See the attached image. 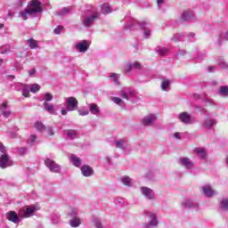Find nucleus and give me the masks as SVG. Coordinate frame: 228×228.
Segmentation results:
<instances>
[{
	"label": "nucleus",
	"instance_id": "1",
	"mask_svg": "<svg viewBox=\"0 0 228 228\" xmlns=\"http://www.w3.org/2000/svg\"><path fill=\"white\" fill-rule=\"evenodd\" d=\"M101 17V12H97V8L91 6L81 16V22L85 28H92L94 22Z\"/></svg>",
	"mask_w": 228,
	"mask_h": 228
},
{
	"label": "nucleus",
	"instance_id": "2",
	"mask_svg": "<svg viewBox=\"0 0 228 228\" xmlns=\"http://www.w3.org/2000/svg\"><path fill=\"white\" fill-rule=\"evenodd\" d=\"M34 13H42V3L38 0L30 1L28 7L20 12V17L23 20H28V18L34 15Z\"/></svg>",
	"mask_w": 228,
	"mask_h": 228
},
{
	"label": "nucleus",
	"instance_id": "3",
	"mask_svg": "<svg viewBox=\"0 0 228 228\" xmlns=\"http://www.w3.org/2000/svg\"><path fill=\"white\" fill-rule=\"evenodd\" d=\"M137 26H141V28L143 29V35H144V38H151V28H149V24L147 23H142L140 25V23H138V21L133 20L131 21V23H126L125 25V29H129V30H133L134 29V28H136Z\"/></svg>",
	"mask_w": 228,
	"mask_h": 228
},
{
	"label": "nucleus",
	"instance_id": "4",
	"mask_svg": "<svg viewBox=\"0 0 228 228\" xmlns=\"http://www.w3.org/2000/svg\"><path fill=\"white\" fill-rule=\"evenodd\" d=\"M145 216H148V222L143 224L144 228H156L159 225L158 214L152 211H144Z\"/></svg>",
	"mask_w": 228,
	"mask_h": 228
},
{
	"label": "nucleus",
	"instance_id": "5",
	"mask_svg": "<svg viewBox=\"0 0 228 228\" xmlns=\"http://www.w3.org/2000/svg\"><path fill=\"white\" fill-rule=\"evenodd\" d=\"M120 97L122 99H126V101H131L132 102H136L140 98L138 97V94L134 89L130 87H126L120 91Z\"/></svg>",
	"mask_w": 228,
	"mask_h": 228
},
{
	"label": "nucleus",
	"instance_id": "6",
	"mask_svg": "<svg viewBox=\"0 0 228 228\" xmlns=\"http://www.w3.org/2000/svg\"><path fill=\"white\" fill-rule=\"evenodd\" d=\"M38 209L39 208L35 205L26 206L19 210L18 215L21 218H29V216H33L35 211H38Z\"/></svg>",
	"mask_w": 228,
	"mask_h": 228
},
{
	"label": "nucleus",
	"instance_id": "7",
	"mask_svg": "<svg viewBox=\"0 0 228 228\" xmlns=\"http://www.w3.org/2000/svg\"><path fill=\"white\" fill-rule=\"evenodd\" d=\"M140 191L146 200H156V193L154 192V190L149 187L142 186L140 188Z\"/></svg>",
	"mask_w": 228,
	"mask_h": 228
},
{
	"label": "nucleus",
	"instance_id": "8",
	"mask_svg": "<svg viewBox=\"0 0 228 228\" xmlns=\"http://www.w3.org/2000/svg\"><path fill=\"white\" fill-rule=\"evenodd\" d=\"M45 165L47 167L50 172H53L54 174H60V172H61V166L51 159H46L45 160Z\"/></svg>",
	"mask_w": 228,
	"mask_h": 228
},
{
	"label": "nucleus",
	"instance_id": "9",
	"mask_svg": "<svg viewBox=\"0 0 228 228\" xmlns=\"http://www.w3.org/2000/svg\"><path fill=\"white\" fill-rule=\"evenodd\" d=\"M10 167H13V160L7 154L0 156V168L4 169Z\"/></svg>",
	"mask_w": 228,
	"mask_h": 228
},
{
	"label": "nucleus",
	"instance_id": "10",
	"mask_svg": "<svg viewBox=\"0 0 228 228\" xmlns=\"http://www.w3.org/2000/svg\"><path fill=\"white\" fill-rule=\"evenodd\" d=\"M178 163L181 167L186 168V170H191L195 167V163L187 157H181Z\"/></svg>",
	"mask_w": 228,
	"mask_h": 228
},
{
	"label": "nucleus",
	"instance_id": "11",
	"mask_svg": "<svg viewBox=\"0 0 228 228\" xmlns=\"http://www.w3.org/2000/svg\"><path fill=\"white\" fill-rule=\"evenodd\" d=\"M66 106L68 108V111H76L77 110V99L75 97H68L65 99Z\"/></svg>",
	"mask_w": 228,
	"mask_h": 228
},
{
	"label": "nucleus",
	"instance_id": "12",
	"mask_svg": "<svg viewBox=\"0 0 228 228\" xmlns=\"http://www.w3.org/2000/svg\"><path fill=\"white\" fill-rule=\"evenodd\" d=\"M178 118L183 124H185L186 126L193 124V118H191V115L186 111L180 113L178 115Z\"/></svg>",
	"mask_w": 228,
	"mask_h": 228
},
{
	"label": "nucleus",
	"instance_id": "13",
	"mask_svg": "<svg viewBox=\"0 0 228 228\" xmlns=\"http://www.w3.org/2000/svg\"><path fill=\"white\" fill-rule=\"evenodd\" d=\"M141 69H142V64L138 61H134V62L126 63L124 68V71L126 72V74H129V72H131L132 70H141Z\"/></svg>",
	"mask_w": 228,
	"mask_h": 228
},
{
	"label": "nucleus",
	"instance_id": "14",
	"mask_svg": "<svg viewBox=\"0 0 228 228\" xmlns=\"http://www.w3.org/2000/svg\"><path fill=\"white\" fill-rule=\"evenodd\" d=\"M75 48L77 51H78V53H86V51H88L90 48V42L87 40H83L79 43H77L75 45Z\"/></svg>",
	"mask_w": 228,
	"mask_h": 228
},
{
	"label": "nucleus",
	"instance_id": "15",
	"mask_svg": "<svg viewBox=\"0 0 228 228\" xmlns=\"http://www.w3.org/2000/svg\"><path fill=\"white\" fill-rule=\"evenodd\" d=\"M114 145L117 149H121V151H126V149L129 147L126 138L116 140L114 142Z\"/></svg>",
	"mask_w": 228,
	"mask_h": 228
},
{
	"label": "nucleus",
	"instance_id": "16",
	"mask_svg": "<svg viewBox=\"0 0 228 228\" xmlns=\"http://www.w3.org/2000/svg\"><path fill=\"white\" fill-rule=\"evenodd\" d=\"M202 191L205 197L208 198L215 197V195H218V191L213 190V187H211V185H204L202 187Z\"/></svg>",
	"mask_w": 228,
	"mask_h": 228
},
{
	"label": "nucleus",
	"instance_id": "17",
	"mask_svg": "<svg viewBox=\"0 0 228 228\" xmlns=\"http://www.w3.org/2000/svg\"><path fill=\"white\" fill-rule=\"evenodd\" d=\"M7 220L9 222H12V224H20V218L19 217V215L15 211H9L5 215Z\"/></svg>",
	"mask_w": 228,
	"mask_h": 228
},
{
	"label": "nucleus",
	"instance_id": "18",
	"mask_svg": "<svg viewBox=\"0 0 228 228\" xmlns=\"http://www.w3.org/2000/svg\"><path fill=\"white\" fill-rule=\"evenodd\" d=\"M182 206L186 209H197L199 203L193 200H184L182 202Z\"/></svg>",
	"mask_w": 228,
	"mask_h": 228
},
{
	"label": "nucleus",
	"instance_id": "19",
	"mask_svg": "<svg viewBox=\"0 0 228 228\" xmlns=\"http://www.w3.org/2000/svg\"><path fill=\"white\" fill-rule=\"evenodd\" d=\"M44 110L47 111V113H50V115H57L56 113V107L53 103H49L46 102H43Z\"/></svg>",
	"mask_w": 228,
	"mask_h": 228
},
{
	"label": "nucleus",
	"instance_id": "20",
	"mask_svg": "<svg viewBox=\"0 0 228 228\" xmlns=\"http://www.w3.org/2000/svg\"><path fill=\"white\" fill-rule=\"evenodd\" d=\"M156 115L150 114L142 118V124L143 126H152L156 122Z\"/></svg>",
	"mask_w": 228,
	"mask_h": 228
},
{
	"label": "nucleus",
	"instance_id": "21",
	"mask_svg": "<svg viewBox=\"0 0 228 228\" xmlns=\"http://www.w3.org/2000/svg\"><path fill=\"white\" fill-rule=\"evenodd\" d=\"M81 173L84 177H91V175H94V169L92 167L86 165L81 167Z\"/></svg>",
	"mask_w": 228,
	"mask_h": 228
},
{
	"label": "nucleus",
	"instance_id": "22",
	"mask_svg": "<svg viewBox=\"0 0 228 228\" xmlns=\"http://www.w3.org/2000/svg\"><path fill=\"white\" fill-rule=\"evenodd\" d=\"M216 126V120L213 118H207L203 122V127L206 129H213Z\"/></svg>",
	"mask_w": 228,
	"mask_h": 228
},
{
	"label": "nucleus",
	"instance_id": "23",
	"mask_svg": "<svg viewBox=\"0 0 228 228\" xmlns=\"http://www.w3.org/2000/svg\"><path fill=\"white\" fill-rule=\"evenodd\" d=\"M0 111L3 115V117H4V118H8V117H10V115H12V112L10 111V110H8V104H6V103H3L0 106Z\"/></svg>",
	"mask_w": 228,
	"mask_h": 228
},
{
	"label": "nucleus",
	"instance_id": "24",
	"mask_svg": "<svg viewBox=\"0 0 228 228\" xmlns=\"http://www.w3.org/2000/svg\"><path fill=\"white\" fill-rule=\"evenodd\" d=\"M88 108L92 115H99L101 113V109L99 108V105H97V103H90L88 105Z\"/></svg>",
	"mask_w": 228,
	"mask_h": 228
},
{
	"label": "nucleus",
	"instance_id": "25",
	"mask_svg": "<svg viewBox=\"0 0 228 228\" xmlns=\"http://www.w3.org/2000/svg\"><path fill=\"white\" fill-rule=\"evenodd\" d=\"M182 20H191L193 19V12L191 10L184 11L181 15Z\"/></svg>",
	"mask_w": 228,
	"mask_h": 228
},
{
	"label": "nucleus",
	"instance_id": "26",
	"mask_svg": "<svg viewBox=\"0 0 228 228\" xmlns=\"http://www.w3.org/2000/svg\"><path fill=\"white\" fill-rule=\"evenodd\" d=\"M65 134L69 140H76V138H79V134L76 130H66Z\"/></svg>",
	"mask_w": 228,
	"mask_h": 228
},
{
	"label": "nucleus",
	"instance_id": "27",
	"mask_svg": "<svg viewBox=\"0 0 228 228\" xmlns=\"http://www.w3.org/2000/svg\"><path fill=\"white\" fill-rule=\"evenodd\" d=\"M220 211H228V198H223L219 202Z\"/></svg>",
	"mask_w": 228,
	"mask_h": 228
},
{
	"label": "nucleus",
	"instance_id": "28",
	"mask_svg": "<svg viewBox=\"0 0 228 228\" xmlns=\"http://www.w3.org/2000/svg\"><path fill=\"white\" fill-rule=\"evenodd\" d=\"M71 163L74 167H79V166L83 163L81 159L75 154H71L70 156Z\"/></svg>",
	"mask_w": 228,
	"mask_h": 228
},
{
	"label": "nucleus",
	"instance_id": "29",
	"mask_svg": "<svg viewBox=\"0 0 228 228\" xmlns=\"http://www.w3.org/2000/svg\"><path fill=\"white\" fill-rule=\"evenodd\" d=\"M19 86L21 88V94L23 97H29V86L25 84H19Z\"/></svg>",
	"mask_w": 228,
	"mask_h": 228
},
{
	"label": "nucleus",
	"instance_id": "30",
	"mask_svg": "<svg viewBox=\"0 0 228 228\" xmlns=\"http://www.w3.org/2000/svg\"><path fill=\"white\" fill-rule=\"evenodd\" d=\"M194 152L200 158V159H206L207 153L204 148H195Z\"/></svg>",
	"mask_w": 228,
	"mask_h": 228
},
{
	"label": "nucleus",
	"instance_id": "31",
	"mask_svg": "<svg viewBox=\"0 0 228 228\" xmlns=\"http://www.w3.org/2000/svg\"><path fill=\"white\" fill-rule=\"evenodd\" d=\"M53 94L51 93L42 94L40 102H42L44 101V102H51V101H53Z\"/></svg>",
	"mask_w": 228,
	"mask_h": 228
},
{
	"label": "nucleus",
	"instance_id": "32",
	"mask_svg": "<svg viewBox=\"0 0 228 228\" xmlns=\"http://www.w3.org/2000/svg\"><path fill=\"white\" fill-rule=\"evenodd\" d=\"M69 225L71 227H79L81 225V219L79 217H72L69 220Z\"/></svg>",
	"mask_w": 228,
	"mask_h": 228
},
{
	"label": "nucleus",
	"instance_id": "33",
	"mask_svg": "<svg viewBox=\"0 0 228 228\" xmlns=\"http://www.w3.org/2000/svg\"><path fill=\"white\" fill-rule=\"evenodd\" d=\"M111 12H113V10H111V6L108 4H103L102 5V13H103V15H108V13H111Z\"/></svg>",
	"mask_w": 228,
	"mask_h": 228
},
{
	"label": "nucleus",
	"instance_id": "34",
	"mask_svg": "<svg viewBox=\"0 0 228 228\" xmlns=\"http://www.w3.org/2000/svg\"><path fill=\"white\" fill-rule=\"evenodd\" d=\"M222 40H226V42H228V30L220 35L219 38L217 39V45H222Z\"/></svg>",
	"mask_w": 228,
	"mask_h": 228
},
{
	"label": "nucleus",
	"instance_id": "35",
	"mask_svg": "<svg viewBox=\"0 0 228 228\" xmlns=\"http://www.w3.org/2000/svg\"><path fill=\"white\" fill-rule=\"evenodd\" d=\"M29 90L31 92V94H37V92H40V85L38 84H31L28 86Z\"/></svg>",
	"mask_w": 228,
	"mask_h": 228
},
{
	"label": "nucleus",
	"instance_id": "36",
	"mask_svg": "<svg viewBox=\"0 0 228 228\" xmlns=\"http://www.w3.org/2000/svg\"><path fill=\"white\" fill-rule=\"evenodd\" d=\"M157 53L160 56H167V54H168V53H170V50L167 47H159L157 49Z\"/></svg>",
	"mask_w": 228,
	"mask_h": 228
},
{
	"label": "nucleus",
	"instance_id": "37",
	"mask_svg": "<svg viewBox=\"0 0 228 228\" xmlns=\"http://www.w3.org/2000/svg\"><path fill=\"white\" fill-rule=\"evenodd\" d=\"M216 61L221 69H228V62H225L224 57H218Z\"/></svg>",
	"mask_w": 228,
	"mask_h": 228
},
{
	"label": "nucleus",
	"instance_id": "38",
	"mask_svg": "<svg viewBox=\"0 0 228 228\" xmlns=\"http://www.w3.org/2000/svg\"><path fill=\"white\" fill-rule=\"evenodd\" d=\"M161 88L164 92H168V90H170V80L164 79L161 84Z\"/></svg>",
	"mask_w": 228,
	"mask_h": 228
},
{
	"label": "nucleus",
	"instance_id": "39",
	"mask_svg": "<svg viewBox=\"0 0 228 228\" xmlns=\"http://www.w3.org/2000/svg\"><path fill=\"white\" fill-rule=\"evenodd\" d=\"M184 37L183 33H176L171 37V42H181Z\"/></svg>",
	"mask_w": 228,
	"mask_h": 228
},
{
	"label": "nucleus",
	"instance_id": "40",
	"mask_svg": "<svg viewBox=\"0 0 228 228\" xmlns=\"http://www.w3.org/2000/svg\"><path fill=\"white\" fill-rule=\"evenodd\" d=\"M111 101L112 102L118 104V106H120L121 108H124V106H126V102H124L123 100L118 97H112Z\"/></svg>",
	"mask_w": 228,
	"mask_h": 228
},
{
	"label": "nucleus",
	"instance_id": "41",
	"mask_svg": "<svg viewBox=\"0 0 228 228\" xmlns=\"http://www.w3.org/2000/svg\"><path fill=\"white\" fill-rule=\"evenodd\" d=\"M34 126L37 131H40V133H44L45 131V126H44V123L40 121L36 122Z\"/></svg>",
	"mask_w": 228,
	"mask_h": 228
},
{
	"label": "nucleus",
	"instance_id": "42",
	"mask_svg": "<svg viewBox=\"0 0 228 228\" xmlns=\"http://www.w3.org/2000/svg\"><path fill=\"white\" fill-rule=\"evenodd\" d=\"M121 183H123L125 186H131L133 184V180L128 176H124L121 178Z\"/></svg>",
	"mask_w": 228,
	"mask_h": 228
},
{
	"label": "nucleus",
	"instance_id": "43",
	"mask_svg": "<svg viewBox=\"0 0 228 228\" xmlns=\"http://www.w3.org/2000/svg\"><path fill=\"white\" fill-rule=\"evenodd\" d=\"M219 94L220 95H223V97H228V86H223L219 88Z\"/></svg>",
	"mask_w": 228,
	"mask_h": 228
},
{
	"label": "nucleus",
	"instance_id": "44",
	"mask_svg": "<svg viewBox=\"0 0 228 228\" xmlns=\"http://www.w3.org/2000/svg\"><path fill=\"white\" fill-rule=\"evenodd\" d=\"M194 58L196 60H202L203 58H206V53L200 52L199 50H196L194 52Z\"/></svg>",
	"mask_w": 228,
	"mask_h": 228
},
{
	"label": "nucleus",
	"instance_id": "45",
	"mask_svg": "<svg viewBox=\"0 0 228 228\" xmlns=\"http://www.w3.org/2000/svg\"><path fill=\"white\" fill-rule=\"evenodd\" d=\"M51 220H52L53 225H58V224H60V215L53 214Z\"/></svg>",
	"mask_w": 228,
	"mask_h": 228
},
{
	"label": "nucleus",
	"instance_id": "46",
	"mask_svg": "<svg viewBox=\"0 0 228 228\" xmlns=\"http://www.w3.org/2000/svg\"><path fill=\"white\" fill-rule=\"evenodd\" d=\"M93 222L96 228H104V224L101 222V219L98 217H94Z\"/></svg>",
	"mask_w": 228,
	"mask_h": 228
},
{
	"label": "nucleus",
	"instance_id": "47",
	"mask_svg": "<svg viewBox=\"0 0 228 228\" xmlns=\"http://www.w3.org/2000/svg\"><path fill=\"white\" fill-rule=\"evenodd\" d=\"M10 49H12V46H10V45H2L0 47V53L6 54V53H9Z\"/></svg>",
	"mask_w": 228,
	"mask_h": 228
},
{
	"label": "nucleus",
	"instance_id": "48",
	"mask_svg": "<svg viewBox=\"0 0 228 228\" xmlns=\"http://www.w3.org/2000/svg\"><path fill=\"white\" fill-rule=\"evenodd\" d=\"M28 45L30 49H37L38 47V42L35 39H28Z\"/></svg>",
	"mask_w": 228,
	"mask_h": 228
},
{
	"label": "nucleus",
	"instance_id": "49",
	"mask_svg": "<svg viewBox=\"0 0 228 228\" xmlns=\"http://www.w3.org/2000/svg\"><path fill=\"white\" fill-rule=\"evenodd\" d=\"M110 81H112L115 85H119V82H118V74L117 73H112L110 76Z\"/></svg>",
	"mask_w": 228,
	"mask_h": 228
},
{
	"label": "nucleus",
	"instance_id": "50",
	"mask_svg": "<svg viewBox=\"0 0 228 228\" xmlns=\"http://www.w3.org/2000/svg\"><path fill=\"white\" fill-rule=\"evenodd\" d=\"M69 216H71V218H77V209L70 208L69 211Z\"/></svg>",
	"mask_w": 228,
	"mask_h": 228
},
{
	"label": "nucleus",
	"instance_id": "51",
	"mask_svg": "<svg viewBox=\"0 0 228 228\" xmlns=\"http://www.w3.org/2000/svg\"><path fill=\"white\" fill-rule=\"evenodd\" d=\"M77 112H78V115H80V117H86V115L90 113V110H85V109H79L77 110Z\"/></svg>",
	"mask_w": 228,
	"mask_h": 228
},
{
	"label": "nucleus",
	"instance_id": "52",
	"mask_svg": "<svg viewBox=\"0 0 228 228\" xmlns=\"http://www.w3.org/2000/svg\"><path fill=\"white\" fill-rule=\"evenodd\" d=\"M18 152L20 156H24L25 154H28V148L26 147L19 148Z\"/></svg>",
	"mask_w": 228,
	"mask_h": 228
},
{
	"label": "nucleus",
	"instance_id": "53",
	"mask_svg": "<svg viewBox=\"0 0 228 228\" xmlns=\"http://www.w3.org/2000/svg\"><path fill=\"white\" fill-rule=\"evenodd\" d=\"M35 142H37V136L30 135V137L28 138V143H30V145H33L35 143Z\"/></svg>",
	"mask_w": 228,
	"mask_h": 228
},
{
	"label": "nucleus",
	"instance_id": "54",
	"mask_svg": "<svg viewBox=\"0 0 228 228\" xmlns=\"http://www.w3.org/2000/svg\"><path fill=\"white\" fill-rule=\"evenodd\" d=\"M61 29H63V27L58 26L57 28H54L53 32L55 35H60V33H61Z\"/></svg>",
	"mask_w": 228,
	"mask_h": 228
},
{
	"label": "nucleus",
	"instance_id": "55",
	"mask_svg": "<svg viewBox=\"0 0 228 228\" xmlns=\"http://www.w3.org/2000/svg\"><path fill=\"white\" fill-rule=\"evenodd\" d=\"M165 1H167V0H157V6H158L159 10H161V6H163V4H165Z\"/></svg>",
	"mask_w": 228,
	"mask_h": 228
},
{
	"label": "nucleus",
	"instance_id": "56",
	"mask_svg": "<svg viewBox=\"0 0 228 228\" xmlns=\"http://www.w3.org/2000/svg\"><path fill=\"white\" fill-rule=\"evenodd\" d=\"M44 131H45L49 136H53L54 134V133L53 132V128L51 127H47Z\"/></svg>",
	"mask_w": 228,
	"mask_h": 228
},
{
	"label": "nucleus",
	"instance_id": "57",
	"mask_svg": "<svg viewBox=\"0 0 228 228\" xmlns=\"http://www.w3.org/2000/svg\"><path fill=\"white\" fill-rule=\"evenodd\" d=\"M0 152H2V154H4L6 152V148L4 147V144H3V142H0Z\"/></svg>",
	"mask_w": 228,
	"mask_h": 228
},
{
	"label": "nucleus",
	"instance_id": "58",
	"mask_svg": "<svg viewBox=\"0 0 228 228\" xmlns=\"http://www.w3.org/2000/svg\"><path fill=\"white\" fill-rule=\"evenodd\" d=\"M19 85H22V83H17L15 85V90H17V92L22 91V87H20V86H19Z\"/></svg>",
	"mask_w": 228,
	"mask_h": 228
},
{
	"label": "nucleus",
	"instance_id": "59",
	"mask_svg": "<svg viewBox=\"0 0 228 228\" xmlns=\"http://www.w3.org/2000/svg\"><path fill=\"white\" fill-rule=\"evenodd\" d=\"M28 74L30 77L35 76V74H37V69H32L28 71Z\"/></svg>",
	"mask_w": 228,
	"mask_h": 228
},
{
	"label": "nucleus",
	"instance_id": "60",
	"mask_svg": "<svg viewBox=\"0 0 228 228\" xmlns=\"http://www.w3.org/2000/svg\"><path fill=\"white\" fill-rule=\"evenodd\" d=\"M61 113L63 116L67 115V113H69V108L67 107V109H61Z\"/></svg>",
	"mask_w": 228,
	"mask_h": 228
},
{
	"label": "nucleus",
	"instance_id": "61",
	"mask_svg": "<svg viewBox=\"0 0 228 228\" xmlns=\"http://www.w3.org/2000/svg\"><path fill=\"white\" fill-rule=\"evenodd\" d=\"M186 54V51L184 50H180L177 53V56H184Z\"/></svg>",
	"mask_w": 228,
	"mask_h": 228
},
{
	"label": "nucleus",
	"instance_id": "62",
	"mask_svg": "<svg viewBox=\"0 0 228 228\" xmlns=\"http://www.w3.org/2000/svg\"><path fill=\"white\" fill-rule=\"evenodd\" d=\"M174 138L176 140H181V134L180 133H175L174 134Z\"/></svg>",
	"mask_w": 228,
	"mask_h": 228
},
{
	"label": "nucleus",
	"instance_id": "63",
	"mask_svg": "<svg viewBox=\"0 0 228 228\" xmlns=\"http://www.w3.org/2000/svg\"><path fill=\"white\" fill-rule=\"evenodd\" d=\"M206 102H207V104H210V105L215 104V102L213 100H211V99H207Z\"/></svg>",
	"mask_w": 228,
	"mask_h": 228
},
{
	"label": "nucleus",
	"instance_id": "64",
	"mask_svg": "<svg viewBox=\"0 0 228 228\" xmlns=\"http://www.w3.org/2000/svg\"><path fill=\"white\" fill-rule=\"evenodd\" d=\"M215 69H216V68H215L213 66H209L208 67V72H215Z\"/></svg>",
	"mask_w": 228,
	"mask_h": 228
}]
</instances>
